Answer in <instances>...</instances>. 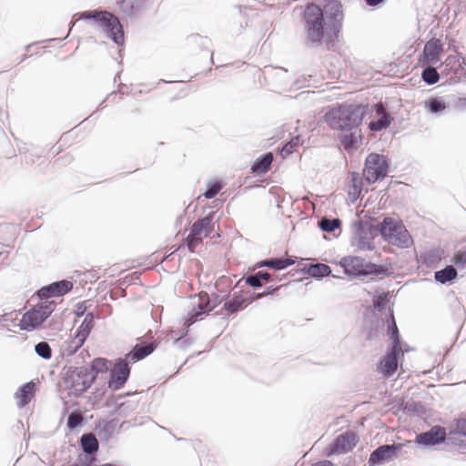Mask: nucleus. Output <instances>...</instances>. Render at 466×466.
<instances>
[{
	"label": "nucleus",
	"mask_w": 466,
	"mask_h": 466,
	"mask_svg": "<svg viewBox=\"0 0 466 466\" xmlns=\"http://www.w3.org/2000/svg\"><path fill=\"white\" fill-rule=\"evenodd\" d=\"M447 440L454 443L452 437L447 438L445 428L436 425L425 432L417 434L415 442L425 448H429L441 443H445Z\"/></svg>",
	"instance_id": "dca6fc26"
},
{
	"label": "nucleus",
	"mask_w": 466,
	"mask_h": 466,
	"mask_svg": "<svg viewBox=\"0 0 466 466\" xmlns=\"http://www.w3.org/2000/svg\"><path fill=\"white\" fill-rule=\"evenodd\" d=\"M425 108L431 114L441 115L448 107V104L441 96H432L428 98L425 102Z\"/></svg>",
	"instance_id": "7c9ffc66"
},
{
	"label": "nucleus",
	"mask_w": 466,
	"mask_h": 466,
	"mask_svg": "<svg viewBox=\"0 0 466 466\" xmlns=\"http://www.w3.org/2000/svg\"><path fill=\"white\" fill-rule=\"evenodd\" d=\"M62 380L75 397H80L94 383V377L88 368L81 366H65L61 371Z\"/></svg>",
	"instance_id": "7ed1b4c3"
},
{
	"label": "nucleus",
	"mask_w": 466,
	"mask_h": 466,
	"mask_svg": "<svg viewBox=\"0 0 466 466\" xmlns=\"http://www.w3.org/2000/svg\"><path fill=\"white\" fill-rule=\"evenodd\" d=\"M302 271L315 279H322L331 274V268L329 265L323 263H315L305 265Z\"/></svg>",
	"instance_id": "393cba45"
},
{
	"label": "nucleus",
	"mask_w": 466,
	"mask_h": 466,
	"mask_svg": "<svg viewBox=\"0 0 466 466\" xmlns=\"http://www.w3.org/2000/svg\"><path fill=\"white\" fill-rule=\"evenodd\" d=\"M13 314L14 312H8V313H4L2 315H0V322H8V321H13Z\"/></svg>",
	"instance_id": "6e6d98bb"
},
{
	"label": "nucleus",
	"mask_w": 466,
	"mask_h": 466,
	"mask_svg": "<svg viewBox=\"0 0 466 466\" xmlns=\"http://www.w3.org/2000/svg\"><path fill=\"white\" fill-rule=\"evenodd\" d=\"M354 235L353 243L361 250H372L374 248L373 239L380 235V223L374 226L369 222L358 219L353 224Z\"/></svg>",
	"instance_id": "1a4fd4ad"
},
{
	"label": "nucleus",
	"mask_w": 466,
	"mask_h": 466,
	"mask_svg": "<svg viewBox=\"0 0 466 466\" xmlns=\"http://www.w3.org/2000/svg\"><path fill=\"white\" fill-rule=\"evenodd\" d=\"M380 235L390 244L400 248H408L412 243V238L402 221L386 217L380 222Z\"/></svg>",
	"instance_id": "39448f33"
},
{
	"label": "nucleus",
	"mask_w": 466,
	"mask_h": 466,
	"mask_svg": "<svg viewBox=\"0 0 466 466\" xmlns=\"http://www.w3.org/2000/svg\"><path fill=\"white\" fill-rule=\"evenodd\" d=\"M343 17L342 5L339 0H329L322 8L316 4L308 5L302 18L306 46L319 47L326 43L329 49L339 38Z\"/></svg>",
	"instance_id": "f257e3e1"
},
{
	"label": "nucleus",
	"mask_w": 466,
	"mask_h": 466,
	"mask_svg": "<svg viewBox=\"0 0 466 466\" xmlns=\"http://www.w3.org/2000/svg\"><path fill=\"white\" fill-rule=\"evenodd\" d=\"M457 268L453 265H448L444 268L434 273L435 280L441 284H446L454 280L458 276Z\"/></svg>",
	"instance_id": "2f4dec72"
},
{
	"label": "nucleus",
	"mask_w": 466,
	"mask_h": 466,
	"mask_svg": "<svg viewBox=\"0 0 466 466\" xmlns=\"http://www.w3.org/2000/svg\"><path fill=\"white\" fill-rule=\"evenodd\" d=\"M56 297H62L73 289V283L67 279H61L51 283Z\"/></svg>",
	"instance_id": "e433bc0d"
},
{
	"label": "nucleus",
	"mask_w": 466,
	"mask_h": 466,
	"mask_svg": "<svg viewBox=\"0 0 466 466\" xmlns=\"http://www.w3.org/2000/svg\"><path fill=\"white\" fill-rule=\"evenodd\" d=\"M34 387L35 383L29 381L24 383L17 389L15 393V398L17 399L18 408H24L31 401L34 397Z\"/></svg>",
	"instance_id": "b1692460"
},
{
	"label": "nucleus",
	"mask_w": 466,
	"mask_h": 466,
	"mask_svg": "<svg viewBox=\"0 0 466 466\" xmlns=\"http://www.w3.org/2000/svg\"><path fill=\"white\" fill-rule=\"evenodd\" d=\"M401 448V444H384L375 449L370 455L368 466H378L389 462L394 457L398 451Z\"/></svg>",
	"instance_id": "f3484780"
},
{
	"label": "nucleus",
	"mask_w": 466,
	"mask_h": 466,
	"mask_svg": "<svg viewBox=\"0 0 466 466\" xmlns=\"http://www.w3.org/2000/svg\"><path fill=\"white\" fill-rule=\"evenodd\" d=\"M353 188H354V193L357 194V195H360V187H357L355 184H353Z\"/></svg>",
	"instance_id": "774afa93"
},
{
	"label": "nucleus",
	"mask_w": 466,
	"mask_h": 466,
	"mask_svg": "<svg viewBox=\"0 0 466 466\" xmlns=\"http://www.w3.org/2000/svg\"><path fill=\"white\" fill-rule=\"evenodd\" d=\"M389 302V293L382 292L373 299V306L379 312H384L386 310V304Z\"/></svg>",
	"instance_id": "37998d69"
},
{
	"label": "nucleus",
	"mask_w": 466,
	"mask_h": 466,
	"mask_svg": "<svg viewBox=\"0 0 466 466\" xmlns=\"http://www.w3.org/2000/svg\"><path fill=\"white\" fill-rule=\"evenodd\" d=\"M339 264L348 276L389 275L388 268L385 266L368 262L365 258L360 257H345Z\"/></svg>",
	"instance_id": "0eeeda50"
},
{
	"label": "nucleus",
	"mask_w": 466,
	"mask_h": 466,
	"mask_svg": "<svg viewBox=\"0 0 466 466\" xmlns=\"http://www.w3.org/2000/svg\"><path fill=\"white\" fill-rule=\"evenodd\" d=\"M215 212L212 211L206 217L197 220L190 230L192 237H202L203 233H205V237H208L214 228V225L212 224Z\"/></svg>",
	"instance_id": "412c9836"
},
{
	"label": "nucleus",
	"mask_w": 466,
	"mask_h": 466,
	"mask_svg": "<svg viewBox=\"0 0 466 466\" xmlns=\"http://www.w3.org/2000/svg\"><path fill=\"white\" fill-rule=\"evenodd\" d=\"M78 445L82 453L78 455L76 461L68 466H88L90 463L97 461L99 452V442L93 432H85L78 439Z\"/></svg>",
	"instance_id": "9d476101"
},
{
	"label": "nucleus",
	"mask_w": 466,
	"mask_h": 466,
	"mask_svg": "<svg viewBox=\"0 0 466 466\" xmlns=\"http://www.w3.org/2000/svg\"><path fill=\"white\" fill-rule=\"evenodd\" d=\"M318 226L323 232L332 233L341 226V220L338 218L323 217L319 220Z\"/></svg>",
	"instance_id": "f704fd0d"
},
{
	"label": "nucleus",
	"mask_w": 466,
	"mask_h": 466,
	"mask_svg": "<svg viewBox=\"0 0 466 466\" xmlns=\"http://www.w3.org/2000/svg\"><path fill=\"white\" fill-rule=\"evenodd\" d=\"M76 15L78 16V20L92 22L102 28L106 37L116 44V15L101 8L79 12Z\"/></svg>",
	"instance_id": "6e6552de"
},
{
	"label": "nucleus",
	"mask_w": 466,
	"mask_h": 466,
	"mask_svg": "<svg viewBox=\"0 0 466 466\" xmlns=\"http://www.w3.org/2000/svg\"><path fill=\"white\" fill-rule=\"evenodd\" d=\"M86 419L77 411H72L66 419V427L70 431H74L77 428L85 425Z\"/></svg>",
	"instance_id": "4c0bfd02"
},
{
	"label": "nucleus",
	"mask_w": 466,
	"mask_h": 466,
	"mask_svg": "<svg viewBox=\"0 0 466 466\" xmlns=\"http://www.w3.org/2000/svg\"><path fill=\"white\" fill-rule=\"evenodd\" d=\"M404 352L401 348L389 346L386 354L380 360L377 370L386 379L391 378L398 370L399 360L402 359Z\"/></svg>",
	"instance_id": "ddd939ff"
},
{
	"label": "nucleus",
	"mask_w": 466,
	"mask_h": 466,
	"mask_svg": "<svg viewBox=\"0 0 466 466\" xmlns=\"http://www.w3.org/2000/svg\"><path fill=\"white\" fill-rule=\"evenodd\" d=\"M454 266L460 269H465L466 268V249L465 250H460L454 254L451 260Z\"/></svg>",
	"instance_id": "c03bdc74"
},
{
	"label": "nucleus",
	"mask_w": 466,
	"mask_h": 466,
	"mask_svg": "<svg viewBox=\"0 0 466 466\" xmlns=\"http://www.w3.org/2000/svg\"><path fill=\"white\" fill-rule=\"evenodd\" d=\"M86 301H83V302H79L77 305H76V309L75 310V314L76 317H82V316H85L86 313Z\"/></svg>",
	"instance_id": "603ef678"
},
{
	"label": "nucleus",
	"mask_w": 466,
	"mask_h": 466,
	"mask_svg": "<svg viewBox=\"0 0 466 466\" xmlns=\"http://www.w3.org/2000/svg\"><path fill=\"white\" fill-rule=\"evenodd\" d=\"M340 143L346 151L357 148L358 139L355 131H350V134L344 135L340 138Z\"/></svg>",
	"instance_id": "a19ab883"
},
{
	"label": "nucleus",
	"mask_w": 466,
	"mask_h": 466,
	"mask_svg": "<svg viewBox=\"0 0 466 466\" xmlns=\"http://www.w3.org/2000/svg\"><path fill=\"white\" fill-rule=\"evenodd\" d=\"M221 188H222V185L219 181H218V180L209 181L207 184V189L204 193V196L206 198L211 199V198H215L219 193Z\"/></svg>",
	"instance_id": "79ce46f5"
},
{
	"label": "nucleus",
	"mask_w": 466,
	"mask_h": 466,
	"mask_svg": "<svg viewBox=\"0 0 466 466\" xmlns=\"http://www.w3.org/2000/svg\"><path fill=\"white\" fill-rule=\"evenodd\" d=\"M157 348L155 342H140L133 347L130 352L125 355L124 359L118 358L117 361V387L120 390L127 381L130 375L128 361L134 362L142 360L149 356Z\"/></svg>",
	"instance_id": "20e7f679"
},
{
	"label": "nucleus",
	"mask_w": 466,
	"mask_h": 466,
	"mask_svg": "<svg viewBox=\"0 0 466 466\" xmlns=\"http://www.w3.org/2000/svg\"><path fill=\"white\" fill-rule=\"evenodd\" d=\"M54 300H45L36 303L24 313L19 323L21 330L34 331L40 329L56 309Z\"/></svg>",
	"instance_id": "423d86ee"
},
{
	"label": "nucleus",
	"mask_w": 466,
	"mask_h": 466,
	"mask_svg": "<svg viewBox=\"0 0 466 466\" xmlns=\"http://www.w3.org/2000/svg\"><path fill=\"white\" fill-rule=\"evenodd\" d=\"M442 66L444 69L441 71V75L448 74L450 71L456 74L461 67V62L458 56H449Z\"/></svg>",
	"instance_id": "58836bf2"
},
{
	"label": "nucleus",
	"mask_w": 466,
	"mask_h": 466,
	"mask_svg": "<svg viewBox=\"0 0 466 466\" xmlns=\"http://www.w3.org/2000/svg\"><path fill=\"white\" fill-rule=\"evenodd\" d=\"M364 166L363 175L368 184L383 179L389 168L387 157L378 153H370Z\"/></svg>",
	"instance_id": "9b49d317"
},
{
	"label": "nucleus",
	"mask_w": 466,
	"mask_h": 466,
	"mask_svg": "<svg viewBox=\"0 0 466 466\" xmlns=\"http://www.w3.org/2000/svg\"><path fill=\"white\" fill-rule=\"evenodd\" d=\"M295 260L291 258H273L260 261L259 267H267L275 270H282L293 265Z\"/></svg>",
	"instance_id": "cd10ccee"
},
{
	"label": "nucleus",
	"mask_w": 466,
	"mask_h": 466,
	"mask_svg": "<svg viewBox=\"0 0 466 466\" xmlns=\"http://www.w3.org/2000/svg\"><path fill=\"white\" fill-rule=\"evenodd\" d=\"M257 274H258V277L260 282H263V281L268 282V281L272 280L271 275L267 271L260 270V271H258Z\"/></svg>",
	"instance_id": "5fc2aeb1"
},
{
	"label": "nucleus",
	"mask_w": 466,
	"mask_h": 466,
	"mask_svg": "<svg viewBox=\"0 0 466 466\" xmlns=\"http://www.w3.org/2000/svg\"><path fill=\"white\" fill-rule=\"evenodd\" d=\"M404 410H408V411H413L415 413H420L421 411H424V408L420 402H412V403L407 402Z\"/></svg>",
	"instance_id": "3c124183"
},
{
	"label": "nucleus",
	"mask_w": 466,
	"mask_h": 466,
	"mask_svg": "<svg viewBox=\"0 0 466 466\" xmlns=\"http://www.w3.org/2000/svg\"><path fill=\"white\" fill-rule=\"evenodd\" d=\"M390 320L388 322V334L390 339H391V343L390 346H397V348H401L400 336L399 332V329L397 327L393 310L390 309Z\"/></svg>",
	"instance_id": "473e14b6"
},
{
	"label": "nucleus",
	"mask_w": 466,
	"mask_h": 466,
	"mask_svg": "<svg viewBox=\"0 0 466 466\" xmlns=\"http://www.w3.org/2000/svg\"><path fill=\"white\" fill-rule=\"evenodd\" d=\"M153 0H118L123 14L129 17H138L151 8Z\"/></svg>",
	"instance_id": "a211bd4d"
},
{
	"label": "nucleus",
	"mask_w": 466,
	"mask_h": 466,
	"mask_svg": "<svg viewBox=\"0 0 466 466\" xmlns=\"http://www.w3.org/2000/svg\"><path fill=\"white\" fill-rule=\"evenodd\" d=\"M95 326V315L93 312H87L84 319L82 320V323L77 327L76 330L75 331L76 338H81L83 340L87 339L89 337L92 329Z\"/></svg>",
	"instance_id": "a878e982"
},
{
	"label": "nucleus",
	"mask_w": 466,
	"mask_h": 466,
	"mask_svg": "<svg viewBox=\"0 0 466 466\" xmlns=\"http://www.w3.org/2000/svg\"><path fill=\"white\" fill-rule=\"evenodd\" d=\"M443 50L441 41L438 38H431L424 45L422 52V59L420 58V62L424 61L429 65H436L440 61V55Z\"/></svg>",
	"instance_id": "6ab92c4d"
},
{
	"label": "nucleus",
	"mask_w": 466,
	"mask_h": 466,
	"mask_svg": "<svg viewBox=\"0 0 466 466\" xmlns=\"http://www.w3.org/2000/svg\"><path fill=\"white\" fill-rule=\"evenodd\" d=\"M137 395V391L118 394V415H127L129 411L137 409L139 401Z\"/></svg>",
	"instance_id": "4be33fe9"
},
{
	"label": "nucleus",
	"mask_w": 466,
	"mask_h": 466,
	"mask_svg": "<svg viewBox=\"0 0 466 466\" xmlns=\"http://www.w3.org/2000/svg\"><path fill=\"white\" fill-rule=\"evenodd\" d=\"M366 5L371 7H375L381 4L384 0H364Z\"/></svg>",
	"instance_id": "e2e57ef3"
},
{
	"label": "nucleus",
	"mask_w": 466,
	"mask_h": 466,
	"mask_svg": "<svg viewBox=\"0 0 466 466\" xmlns=\"http://www.w3.org/2000/svg\"><path fill=\"white\" fill-rule=\"evenodd\" d=\"M274 156L271 152L263 154L256 159L251 166V170L256 174H266L271 167Z\"/></svg>",
	"instance_id": "bb28decb"
},
{
	"label": "nucleus",
	"mask_w": 466,
	"mask_h": 466,
	"mask_svg": "<svg viewBox=\"0 0 466 466\" xmlns=\"http://www.w3.org/2000/svg\"><path fill=\"white\" fill-rule=\"evenodd\" d=\"M35 354L45 360H48L52 358V349L48 342L40 341L35 345Z\"/></svg>",
	"instance_id": "ea45409f"
},
{
	"label": "nucleus",
	"mask_w": 466,
	"mask_h": 466,
	"mask_svg": "<svg viewBox=\"0 0 466 466\" xmlns=\"http://www.w3.org/2000/svg\"><path fill=\"white\" fill-rule=\"evenodd\" d=\"M124 42V29L120 21L118 20V46Z\"/></svg>",
	"instance_id": "4d7b16f0"
},
{
	"label": "nucleus",
	"mask_w": 466,
	"mask_h": 466,
	"mask_svg": "<svg viewBox=\"0 0 466 466\" xmlns=\"http://www.w3.org/2000/svg\"><path fill=\"white\" fill-rule=\"evenodd\" d=\"M311 466H335L330 461L324 460L315 463H312Z\"/></svg>",
	"instance_id": "052dcab7"
},
{
	"label": "nucleus",
	"mask_w": 466,
	"mask_h": 466,
	"mask_svg": "<svg viewBox=\"0 0 466 466\" xmlns=\"http://www.w3.org/2000/svg\"><path fill=\"white\" fill-rule=\"evenodd\" d=\"M299 140H300V137L296 136V137H292L289 142L286 143L282 147L281 151H280V154L282 155V157H286L289 155H290L294 151L295 147L299 146Z\"/></svg>",
	"instance_id": "a18cd8bd"
},
{
	"label": "nucleus",
	"mask_w": 466,
	"mask_h": 466,
	"mask_svg": "<svg viewBox=\"0 0 466 466\" xmlns=\"http://www.w3.org/2000/svg\"><path fill=\"white\" fill-rule=\"evenodd\" d=\"M374 110L376 112V114L380 116L382 115H390V113H388L386 111V108L384 106V105L380 102V103H377L375 106H374Z\"/></svg>",
	"instance_id": "864d4df0"
},
{
	"label": "nucleus",
	"mask_w": 466,
	"mask_h": 466,
	"mask_svg": "<svg viewBox=\"0 0 466 466\" xmlns=\"http://www.w3.org/2000/svg\"><path fill=\"white\" fill-rule=\"evenodd\" d=\"M281 286H277V287H268L263 292L264 294V297L265 296H268V295H272L273 293H275L276 291H278L279 289H280Z\"/></svg>",
	"instance_id": "13d9d810"
},
{
	"label": "nucleus",
	"mask_w": 466,
	"mask_h": 466,
	"mask_svg": "<svg viewBox=\"0 0 466 466\" xmlns=\"http://www.w3.org/2000/svg\"><path fill=\"white\" fill-rule=\"evenodd\" d=\"M248 305L247 299L239 292L234 293L230 299L225 301L222 310H225L227 315H232L244 309Z\"/></svg>",
	"instance_id": "5701e85b"
},
{
	"label": "nucleus",
	"mask_w": 466,
	"mask_h": 466,
	"mask_svg": "<svg viewBox=\"0 0 466 466\" xmlns=\"http://www.w3.org/2000/svg\"><path fill=\"white\" fill-rule=\"evenodd\" d=\"M109 401L112 405H114L113 411H116V397L114 395V393L110 396Z\"/></svg>",
	"instance_id": "0e129e2a"
},
{
	"label": "nucleus",
	"mask_w": 466,
	"mask_h": 466,
	"mask_svg": "<svg viewBox=\"0 0 466 466\" xmlns=\"http://www.w3.org/2000/svg\"><path fill=\"white\" fill-rule=\"evenodd\" d=\"M264 298L263 292L255 293L251 298L247 299V302L251 303L253 300Z\"/></svg>",
	"instance_id": "680f3d73"
},
{
	"label": "nucleus",
	"mask_w": 466,
	"mask_h": 466,
	"mask_svg": "<svg viewBox=\"0 0 466 466\" xmlns=\"http://www.w3.org/2000/svg\"><path fill=\"white\" fill-rule=\"evenodd\" d=\"M37 297L41 299L48 300L50 298H55L54 290L52 289L51 283L46 286H43L36 292Z\"/></svg>",
	"instance_id": "49530a36"
},
{
	"label": "nucleus",
	"mask_w": 466,
	"mask_h": 466,
	"mask_svg": "<svg viewBox=\"0 0 466 466\" xmlns=\"http://www.w3.org/2000/svg\"><path fill=\"white\" fill-rule=\"evenodd\" d=\"M25 162L26 164H28V165H33V164H34V162H35V160H34V158H33V157H29L28 156H25Z\"/></svg>",
	"instance_id": "69168bd1"
},
{
	"label": "nucleus",
	"mask_w": 466,
	"mask_h": 466,
	"mask_svg": "<svg viewBox=\"0 0 466 466\" xmlns=\"http://www.w3.org/2000/svg\"><path fill=\"white\" fill-rule=\"evenodd\" d=\"M245 282L254 289H259L262 287V282H260L257 273L247 276L245 278Z\"/></svg>",
	"instance_id": "8fccbe9b"
},
{
	"label": "nucleus",
	"mask_w": 466,
	"mask_h": 466,
	"mask_svg": "<svg viewBox=\"0 0 466 466\" xmlns=\"http://www.w3.org/2000/svg\"><path fill=\"white\" fill-rule=\"evenodd\" d=\"M94 380L100 373L109 372L108 388L114 392L116 390V360H108L106 358H96L91 361L88 369Z\"/></svg>",
	"instance_id": "4468645a"
},
{
	"label": "nucleus",
	"mask_w": 466,
	"mask_h": 466,
	"mask_svg": "<svg viewBox=\"0 0 466 466\" xmlns=\"http://www.w3.org/2000/svg\"><path fill=\"white\" fill-rule=\"evenodd\" d=\"M86 340H83L81 338H76V334L71 337L69 339L64 341L61 353L63 356L71 357L75 355L85 344Z\"/></svg>",
	"instance_id": "c85d7f7f"
},
{
	"label": "nucleus",
	"mask_w": 466,
	"mask_h": 466,
	"mask_svg": "<svg viewBox=\"0 0 466 466\" xmlns=\"http://www.w3.org/2000/svg\"><path fill=\"white\" fill-rule=\"evenodd\" d=\"M456 106L461 110H466V96L459 98Z\"/></svg>",
	"instance_id": "bf43d9fd"
},
{
	"label": "nucleus",
	"mask_w": 466,
	"mask_h": 466,
	"mask_svg": "<svg viewBox=\"0 0 466 466\" xmlns=\"http://www.w3.org/2000/svg\"><path fill=\"white\" fill-rule=\"evenodd\" d=\"M116 430V417L109 420L102 419L97 420L96 431L102 442H107L114 435Z\"/></svg>",
	"instance_id": "aec40b11"
},
{
	"label": "nucleus",
	"mask_w": 466,
	"mask_h": 466,
	"mask_svg": "<svg viewBox=\"0 0 466 466\" xmlns=\"http://www.w3.org/2000/svg\"><path fill=\"white\" fill-rule=\"evenodd\" d=\"M454 425H455L454 432L456 434L466 437V416L456 419L454 420Z\"/></svg>",
	"instance_id": "de8ad7c7"
},
{
	"label": "nucleus",
	"mask_w": 466,
	"mask_h": 466,
	"mask_svg": "<svg viewBox=\"0 0 466 466\" xmlns=\"http://www.w3.org/2000/svg\"><path fill=\"white\" fill-rule=\"evenodd\" d=\"M359 437L353 431H347L335 438L325 451L326 456L347 453L357 445Z\"/></svg>",
	"instance_id": "2eb2a0df"
},
{
	"label": "nucleus",
	"mask_w": 466,
	"mask_h": 466,
	"mask_svg": "<svg viewBox=\"0 0 466 466\" xmlns=\"http://www.w3.org/2000/svg\"><path fill=\"white\" fill-rule=\"evenodd\" d=\"M225 297L219 299L217 294H211L209 297L208 293H200L199 302L197 308H194L191 312L188 313L186 320L185 327L188 328L193 325L199 318L208 315L213 309H215Z\"/></svg>",
	"instance_id": "f8f14e48"
},
{
	"label": "nucleus",
	"mask_w": 466,
	"mask_h": 466,
	"mask_svg": "<svg viewBox=\"0 0 466 466\" xmlns=\"http://www.w3.org/2000/svg\"><path fill=\"white\" fill-rule=\"evenodd\" d=\"M85 276H86L87 278L90 277V278H95V274L92 270H87L86 271L85 273Z\"/></svg>",
	"instance_id": "338daca9"
},
{
	"label": "nucleus",
	"mask_w": 466,
	"mask_h": 466,
	"mask_svg": "<svg viewBox=\"0 0 466 466\" xmlns=\"http://www.w3.org/2000/svg\"><path fill=\"white\" fill-rule=\"evenodd\" d=\"M202 241V237H192L191 232L186 238V244L190 252H194L197 245Z\"/></svg>",
	"instance_id": "09e8293b"
},
{
	"label": "nucleus",
	"mask_w": 466,
	"mask_h": 466,
	"mask_svg": "<svg viewBox=\"0 0 466 466\" xmlns=\"http://www.w3.org/2000/svg\"><path fill=\"white\" fill-rule=\"evenodd\" d=\"M366 106L356 104H340L330 107L324 115L327 125L333 130L357 129L366 115Z\"/></svg>",
	"instance_id": "f03ea898"
},
{
	"label": "nucleus",
	"mask_w": 466,
	"mask_h": 466,
	"mask_svg": "<svg viewBox=\"0 0 466 466\" xmlns=\"http://www.w3.org/2000/svg\"><path fill=\"white\" fill-rule=\"evenodd\" d=\"M392 121L393 117L390 115H382L377 120L370 121L369 128L373 132H380L387 129Z\"/></svg>",
	"instance_id": "c9c22d12"
},
{
	"label": "nucleus",
	"mask_w": 466,
	"mask_h": 466,
	"mask_svg": "<svg viewBox=\"0 0 466 466\" xmlns=\"http://www.w3.org/2000/svg\"><path fill=\"white\" fill-rule=\"evenodd\" d=\"M434 65H429L425 66L421 72V79L427 85H434L436 84L441 77V73L440 74L437 71V68L433 66Z\"/></svg>",
	"instance_id": "72a5a7b5"
},
{
	"label": "nucleus",
	"mask_w": 466,
	"mask_h": 466,
	"mask_svg": "<svg viewBox=\"0 0 466 466\" xmlns=\"http://www.w3.org/2000/svg\"><path fill=\"white\" fill-rule=\"evenodd\" d=\"M187 45L190 47H198L200 50H207L210 53V59L213 61V51H210L209 47L211 40L207 36H202L198 34H194L187 38Z\"/></svg>",
	"instance_id": "c756f323"
}]
</instances>
